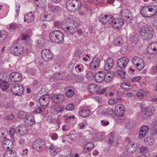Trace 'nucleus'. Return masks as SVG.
Here are the masks:
<instances>
[{"mask_svg": "<svg viewBox=\"0 0 157 157\" xmlns=\"http://www.w3.org/2000/svg\"><path fill=\"white\" fill-rule=\"evenodd\" d=\"M113 27L117 29H121L124 24V22L120 18H115L110 21Z\"/></svg>", "mask_w": 157, "mask_h": 157, "instance_id": "obj_11", "label": "nucleus"}, {"mask_svg": "<svg viewBox=\"0 0 157 157\" xmlns=\"http://www.w3.org/2000/svg\"><path fill=\"white\" fill-rule=\"evenodd\" d=\"M9 87V84L6 81L3 82V84L0 86V88L3 90H6Z\"/></svg>", "mask_w": 157, "mask_h": 157, "instance_id": "obj_50", "label": "nucleus"}, {"mask_svg": "<svg viewBox=\"0 0 157 157\" xmlns=\"http://www.w3.org/2000/svg\"><path fill=\"white\" fill-rule=\"evenodd\" d=\"M24 121L25 124L29 126L33 125L35 123V118L32 116H28L26 117Z\"/></svg>", "mask_w": 157, "mask_h": 157, "instance_id": "obj_25", "label": "nucleus"}, {"mask_svg": "<svg viewBox=\"0 0 157 157\" xmlns=\"http://www.w3.org/2000/svg\"><path fill=\"white\" fill-rule=\"evenodd\" d=\"M40 19L42 21H51L53 20L52 16L50 14L47 13L41 16Z\"/></svg>", "mask_w": 157, "mask_h": 157, "instance_id": "obj_31", "label": "nucleus"}, {"mask_svg": "<svg viewBox=\"0 0 157 157\" xmlns=\"http://www.w3.org/2000/svg\"><path fill=\"white\" fill-rule=\"evenodd\" d=\"M50 98L49 95H45L41 96L39 100L41 106L43 107L48 106L49 103Z\"/></svg>", "mask_w": 157, "mask_h": 157, "instance_id": "obj_14", "label": "nucleus"}, {"mask_svg": "<svg viewBox=\"0 0 157 157\" xmlns=\"http://www.w3.org/2000/svg\"><path fill=\"white\" fill-rule=\"evenodd\" d=\"M118 102L117 99L114 98L110 99L108 101L109 104L110 105L115 104Z\"/></svg>", "mask_w": 157, "mask_h": 157, "instance_id": "obj_59", "label": "nucleus"}, {"mask_svg": "<svg viewBox=\"0 0 157 157\" xmlns=\"http://www.w3.org/2000/svg\"><path fill=\"white\" fill-rule=\"evenodd\" d=\"M58 30H55L52 31L50 33L49 38L50 40L52 42L56 43V39L57 37L58 33Z\"/></svg>", "mask_w": 157, "mask_h": 157, "instance_id": "obj_26", "label": "nucleus"}, {"mask_svg": "<svg viewBox=\"0 0 157 157\" xmlns=\"http://www.w3.org/2000/svg\"><path fill=\"white\" fill-rule=\"evenodd\" d=\"M18 132L17 129L14 128H11L9 131V134L11 138L13 139L14 138V136L15 135H17Z\"/></svg>", "mask_w": 157, "mask_h": 157, "instance_id": "obj_37", "label": "nucleus"}, {"mask_svg": "<svg viewBox=\"0 0 157 157\" xmlns=\"http://www.w3.org/2000/svg\"><path fill=\"white\" fill-rule=\"evenodd\" d=\"M140 152L141 154H145L147 153L149 151L148 148L147 147L142 146L139 148Z\"/></svg>", "mask_w": 157, "mask_h": 157, "instance_id": "obj_43", "label": "nucleus"}, {"mask_svg": "<svg viewBox=\"0 0 157 157\" xmlns=\"http://www.w3.org/2000/svg\"><path fill=\"white\" fill-rule=\"evenodd\" d=\"M23 47L21 43L16 42L10 48V52L14 56H19L23 52Z\"/></svg>", "mask_w": 157, "mask_h": 157, "instance_id": "obj_5", "label": "nucleus"}, {"mask_svg": "<svg viewBox=\"0 0 157 157\" xmlns=\"http://www.w3.org/2000/svg\"><path fill=\"white\" fill-rule=\"evenodd\" d=\"M30 36L28 34H26L25 33H23L21 36V38L23 40H25L29 39Z\"/></svg>", "mask_w": 157, "mask_h": 157, "instance_id": "obj_54", "label": "nucleus"}, {"mask_svg": "<svg viewBox=\"0 0 157 157\" xmlns=\"http://www.w3.org/2000/svg\"><path fill=\"white\" fill-rule=\"evenodd\" d=\"M150 6H145L142 7L140 10V13L142 16L145 17H148L149 14V9Z\"/></svg>", "mask_w": 157, "mask_h": 157, "instance_id": "obj_24", "label": "nucleus"}, {"mask_svg": "<svg viewBox=\"0 0 157 157\" xmlns=\"http://www.w3.org/2000/svg\"><path fill=\"white\" fill-rule=\"evenodd\" d=\"M16 129L18 133L22 135L27 134L28 132L27 127L24 125H21L18 126Z\"/></svg>", "mask_w": 157, "mask_h": 157, "instance_id": "obj_20", "label": "nucleus"}, {"mask_svg": "<svg viewBox=\"0 0 157 157\" xmlns=\"http://www.w3.org/2000/svg\"><path fill=\"white\" fill-rule=\"evenodd\" d=\"M129 59L126 57H122L118 59L117 64L118 67L121 69L126 67L129 62Z\"/></svg>", "mask_w": 157, "mask_h": 157, "instance_id": "obj_8", "label": "nucleus"}, {"mask_svg": "<svg viewBox=\"0 0 157 157\" xmlns=\"http://www.w3.org/2000/svg\"><path fill=\"white\" fill-rule=\"evenodd\" d=\"M129 143L126 147V150L127 152L129 154H131L135 152L137 147V144L131 142L130 139H128Z\"/></svg>", "mask_w": 157, "mask_h": 157, "instance_id": "obj_9", "label": "nucleus"}, {"mask_svg": "<svg viewBox=\"0 0 157 157\" xmlns=\"http://www.w3.org/2000/svg\"><path fill=\"white\" fill-rule=\"evenodd\" d=\"M32 147L35 151L41 152L46 147L45 141L41 139L37 140L33 143Z\"/></svg>", "mask_w": 157, "mask_h": 157, "instance_id": "obj_3", "label": "nucleus"}, {"mask_svg": "<svg viewBox=\"0 0 157 157\" xmlns=\"http://www.w3.org/2000/svg\"><path fill=\"white\" fill-rule=\"evenodd\" d=\"M121 86L123 89H129L130 85H128L127 83H124L121 84Z\"/></svg>", "mask_w": 157, "mask_h": 157, "instance_id": "obj_61", "label": "nucleus"}, {"mask_svg": "<svg viewBox=\"0 0 157 157\" xmlns=\"http://www.w3.org/2000/svg\"><path fill=\"white\" fill-rule=\"evenodd\" d=\"M148 130L149 127L147 126L144 125L141 127L139 132V138L141 139L145 137Z\"/></svg>", "mask_w": 157, "mask_h": 157, "instance_id": "obj_21", "label": "nucleus"}, {"mask_svg": "<svg viewBox=\"0 0 157 157\" xmlns=\"http://www.w3.org/2000/svg\"><path fill=\"white\" fill-rule=\"evenodd\" d=\"M26 138L25 137H21L20 138L19 142L21 145L23 146L26 144Z\"/></svg>", "mask_w": 157, "mask_h": 157, "instance_id": "obj_47", "label": "nucleus"}, {"mask_svg": "<svg viewBox=\"0 0 157 157\" xmlns=\"http://www.w3.org/2000/svg\"><path fill=\"white\" fill-rule=\"evenodd\" d=\"M35 18L34 13L32 12L26 13L24 16V21L27 23H30L33 21Z\"/></svg>", "mask_w": 157, "mask_h": 157, "instance_id": "obj_16", "label": "nucleus"}, {"mask_svg": "<svg viewBox=\"0 0 157 157\" xmlns=\"http://www.w3.org/2000/svg\"><path fill=\"white\" fill-rule=\"evenodd\" d=\"M9 28L10 31H13L18 29V27L17 24L12 23L10 24Z\"/></svg>", "mask_w": 157, "mask_h": 157, "instance_id": "obj_49", "label": "nucleus"}, {"mask_svg": "<svg viewBox=\"0 0 157 157\" xmlns=\"http://www.w3.org/2000/svg\"><path fill=\"white\" fill-rule=\"evenodd\" d=\"M67 97L70 98L74 95V92L71 89H69L65 93Z\"/></svg>", "mask_w": 157, "mask_h": 157, "instance_id": "obj_46", "label": "nucleus"}, {"mask_svg": "<svg viewBox=\"0 0 157 157\" xmlns=\"http://www.w3.org/2000/svg\"><path fill=\"white\" fill-rule=\"evenodd\" d=\"M116 72L118 75V76L117 75V76H118V77L122 79L125 78V73L124 70H117L116 71Z\"/></svg>", "mask_w": 157, "mask_h": 157, "instance_id": "obj_39", "label": "nucleus"}, {"mask_svg": "<svg viewBox=\"0 0 157 157\" xmlns=\"http://www.w3.org/2000/svg\"><path fill=\"white\" fill-rule=\"evenodd\" d=\"M49 150L51 153L54 155H56L61 151L60 148L53 145L50 147Z\"/></svg>", "mask_w": 157, "mask_h": 157, "instance_id": "obj_29", "label": "nucleus"}, {"mask_svg": "<svg viewBox=\"0 0 157 157\" xmlns=\"http://www.w3.org/2000/svg\"><path fill=\"white\" fill-rule=\"evenodd\" d=\"M114 64L113 59L111 58H108L105 61L103 66L104 69L106 71L109 70L113 68Z\"/></svg>", "mask_w": 157, "mask_h": 157, "instance_id": "obj_10", "label": "nucleus"}, {"mask_svg": "<svg viewBox=\"0 0 157 157\" xmlns=\"http://www.w3.org/2000/svg\"><path fill=\"white\" fill-rule=\"evenodd\" d=\"M147 52L151 54H157V42H154L148 46Z\"/></svg>", "mask_w": 157, "mask_h": 157, "instance_id": "obj_17", "label": "nucleus"}, {"mask_svg": "<svg viewBox=\"0 0 157 157\" xmlns=\"http://www.w3.org/2000/svg\"><path fill=\"white\" fill-rule=\"evenodd\" d=\"M105 81L106 82H109L112 80L113 78V75H106L105 76Z\"/></svg>", "mask_w": 157, "mask_h": 157, "instance_id": "obj_58", "label": "nucleus"}, {"mask_svg": "<svg viewBox=\"0 0 157 157\" xmlns=\"http://www.w3.org/2000/svg\"><path fill=\"white\" fill-rule=\"evenodd\" d=\"M84 78L83 76L80 75H76L75 78V80L78 82H80L83 81Z\"/></svg>", "mask_w": 157, "mask_h": 157, "instance_id": "obj_57", "label": "nucleus"}, {"mask_svg": "<svg viewBox=\"0 0 157 157\" xmlns=\"http://www.w3.org/2000/svg\"><path fill=\"white\" fill-rule=\"evenodd\" d=\"M137 69L139 71L143 69L144 66V63L143 62L139 65H136Z\"/></svg>", "mask_w": 157, "mask_h": 157, "instance_id": "obj_55", "label": "nucleus"}, {"mask_svg": "<svg viewBox=\"0 0 157 157\" xmlns=\"http://www.w3.org/2000/svg\"><path fill=\"white\" fill-rule=\"evenodd\" d=\"M7 36V33L6 31L2 30L0 31V42H3Z\"/></svg>", "mask_w": 157, "mask_h": 157, "instance_id": "obj_35", "label": "nucleus"}, {"mask_svg": "<svg viewBox=\"0 0 157 157\" xmlns=\"http://www.w3.org/2000/svg\"><path fill=\"white\" fill-rule=\"evenodd\" d=\"M140 31L153 34L154 30L152 27L150 25H146L140 29Z\"/></svg>", "mask_w": 157, "mask_h": 157, "instance_id": "obj_23", "label": "nucleus"}, {"mask_svg": "<svg viewBox=\"0 0 157 157\" xmlns=\"http://www.w3.org/2000/svg\"><path fill=\"white\" fill-rule=\"evenodd\" d=\"M44 108H41L40 106H38L34 110L33 113L34 114L44 112Z\"/></svg>", "mask_w": 157, "mask_h": 157, "instance_id": "obj_45", "label": "nucleus"}, {"mask_svg": "<svg viewBox=\"0 0 157 157\" xmlns=\"http://www.w3.org/2000/svg\"><path fill=\"white\" fill-rule=\"evenodd\" d=\"M45 40L43 38H40L36 42V46L37 47H43L44 45Z\"/></svg>", "mask_w": 157, "mask_h": 157, "instance_id": "obj_42", "label": "nucleus"}, {"mask_svg": "<svg viewBox=\"0 0 157 157\" xmlns=\"http://www.w3.org/2000/svg\"><path fill=\"white\" fill-rule=\"evenodd\" d=\"M64 37V34L62 32L59 30L57 37L56 39V43H59L62 42L63 41Z\"/></svg>", "mask_w": 157, "mask_h": 157, "instance_id": "obj_32", "label": "nucleus"}, {"mask_svg": "<svg viewBox=\"0 0 157 157\" xmlns=\"http://www.w3.org/2000/svg\"><path fill=\"white\" fill-rule=\"evenodd\" d=\"M144 91L142 90H140L138 92L136 95L139 98L141 99L143 98L144 96Z\"/></svg>", "mask_w": 157, "mask_h": 157, "instance_id": "obj_48", "label": "nucleus"}, {"mask_svg": "<svg viewBox=\"0 0 157 157\" xmlns=\"http://www.w3.org/2000/svg\"><path fill=\"white\" fill-rule=\"evenodd\" d=\"M49 8L52 12L54 13L59 12L61 10L60 7L58 6L52 5L50 6Z\"/></svg>", "mask_w": 157, "mask_h": 157, "instance_id": "obj_36", "label": "nucleus"}, {"mask_svg": "<svg viewBox=\"0 0 157 157\" xmlns=\"http://www.w3.org/2000/svg\"><path fill=\"white\" fill-rule=\"evenodd\" d=\"M87 90L90 93H97L99 92L98 87L97 85L94 83H91L89 85Z\"/></svg>", "mask_w": 157, "mask_h": 157, "instance_id": "obj_22", "label": "nucleus"}, {"mask_svg": "<svg viewBox=\"0 0 157 157\" xmlns=\"http://www.w3.org/2000/svg\"><path fill=\"white\" fill-rule=\"evenodd\" d=\"M124 107L123 105H116L115 108V113L117 116H121L123 117L124 112Z\"/></svg>", "mask_w": 157, "mask_h": 157, "instance_id": "obj_19", "label": "nucleus"}, {"mask_svg": "<svg viewBox=\"0 0 157 157\" xmlns=\"http://www.w3.org/2000/svg\"><path fill=\"white\" fill-rule=\"evenodd\" d=\"M91 110L89 108L86 107L80 109L79 114L80 116L82 117H88L90 114Z\"/></svg>", "mask_w": 157, "mask_h": 157, "instance_id": "obj_15", "label": "nucleus"}, {"mask_svg": "<svg viewBox=\"0 0 157 157\" xmlns=\"http://www.w3.org/2000/svg\"><path fill=\"white\" fill-rule=\"evenodd\" d=\"M74 105L73 103H71L68 105L66 107V109L67 110L71 111L73 109Z\"/></svg>", "mask_w": 157, "mask_h": 157, "instance_id": "obj_56", "label": "nucleus"}, {"mask_svg": "<svg viewBox=\"0 0 157 157\" xmlns=\"http://www.w3.org/2000/svg\"><path fill=\"white\" fill-rule=\"evenodd\" d=\"M24 88L23 86L18 83L12 84L10 87V91L14 95L20 96L23 94Z\"/></svg>", "mask_w": 157, "mask_h": 157, "instance_id": "obj_4", "label": "nucleus"}, {"mask_svg": "<svg viewBox=\"0 0 157 157\" xmlns=\"http://www.w3.org/2000/svg\"><path fill=\"white\" fill-rule=\"evenodd\" d=\"M10 79L13 82H18L21 81L22 79L21 75L17 72H14L10 75Z\"/></svg>", "mask_w": 157, "mask_h": 157, "instance_id": "obj_13", "label": "nucleus"}, {"mask_svg": "<svg viewBox=\"0 0 157 157\" xmlns=\"http://www.w3.org/2000/svg\"><path fill=\"white\" fill-rule=\"evenodd\" d=\"M3 157H16V154L15 151L9 150L4 154Z\"/></svg>", "mask_w": 157, "mask_h": 157, "instance_id": "obj_33", "label": "nucleus"}, {"mask_svg": "<svg viewBox=\"0 0 157 157\" xmlns=\"http://www.w3.org/2000/svg\"><path fill=\"white\" fill-rule=\"evenodd\" d=\"M100 62L99 58L95 57L94 58L90 63V67L93 69L98 68Z\"/></svg>", "mask_w": 157, "mask_h": 157, "instance_id": "obj_18", "label": "nucleus"}, {"mask_svg": "<svg viewBox=\"0 0 157 157\" xmlns=\"http://www.w3.org/2000/svg\"><path fill=\"white\" fill-rule=\"evenodd\" d=\"M20 9V6L18 3H17L16 4V8L15 10L16 11L17 15L15 16V17H17L18 16L19 13V10Z\"/></svg>", "mask_w": 157, "mask_h": 157, "instance_id": "obj_63", "label": "nucleus"}, {"mask_svg": "<svg viewBox=\"0 0 157 157\" xmlns=\"http://www.w3.org/2000/svg\"><path fill=\"white\" fill-rule=\"evenodd\" d=\"M132 127V122L130 121L128 122L125 124V127L128 129H131Z\"/></svg>", "mask_w": 157, "mask_h": 157, "instance_id": "obj_60", "label": "nucleus"}, {"mask_svg": "<svg viewBox=\"0 0 157 157\" xmlns=\"http://www.w3.org/2000/svg\"><path fill=\"white\" fill-rule=\"evenodd\" d=\"M50 98L53 103L56 104L61 103L65 100L64 96L61 94H53L51 95Z\"/></svg>", "mask_w": 157, "mask_h": 157, "instance_id": "obj_6", "label": "nucleus"}, {"mask_svg": "<svg viewBox=\"0 0 157 157\" xmlns=\"http://www.w3.org/2000/svg\"><path fill=\"white\" fill-rule=\"evenodd\" d=\"M64 24L61 26V28L67 33L70 34H74L77 31L78 28V25L77 22H71L68 24L67 22H64Z\"/></svg>", "mask_w": 157, "mask_h": 157, "instance_id": "obj_1", "label": "nucleus"}, {"mask_svg": "<svg viewBox=\"0 0 157 157\" xmlns=\"http://www.w3.org/2000/svg\"><path fill=\"white\" fill-rule=\"evenodd\" d=\"M94 74L91 71H88L86 75V77L88 79H92L94 77Z\"/></svg>", "mask_w": 157, "mask_h": 157, "instance_id": "obj_62", "label": "nucleus"}, {"mask_svg": "<svg viewBox=\"0 0 157 157\" xmlns=\"http://www.w3.org/2000/svg\"><path fill=\"white\" fill-rule=\"evenodd\" d=\"M105 73L103 71H100L96 73L94 76L95 80L97 82L100 83L105 81Z\"/></svg>", "mask_w": 157, "mask_h": 157, "instance_id": "obj_12", "label": "nucleus"}, {"mask_svg": "<svg viewBox=\"0 0 157 157\" xmlns=\"http://www.w3.org/2000/svg\"><path fill=\"white\" fill-rule=\"evenodd\" d=\"M113 141L114 140L113 139V136L112 135V133H111L110 134V136L108 141V142L109 144H111L113 142Z\"/></svg>", "mask_w": 157, "mask_h": 157, "instance_id": "obj_64", "label": "nucleus"}, {"mask_svg": "<svg viewBox=\"0 0 157 157\" xmlns=\"http://www.w3.org/2000/svg\"><path fill=\"white\" fill-rule=\"evenodd\" d=\"M154 140L153 138H147V140L145 142V143L147 145H151L154 143Z\"/></svg>", "mask_w": 157, "mask_h": 157, "instance_id": "obj_51", "label": "nucleus"}, {"mask_svg": "<svg viewBox=\"0 0 157 157\" xmlns=\"http://www.w3.org/2000/svg\"><path fill=\"white\" fill-rule=\"evenodd\" d=\"M130 11L127 9H124L121 12V16L123 18H126L129 16Z\"/></svg>", "mask_w": 157, "mask_h": 157, "instance_id": "obj_40", "label": "nucleus"}, {"mask_svg": "<svg viewBox=\"0 0 157 157\" xmlns=\"http://www.w3.org/2000/svg\"><path fill=\"white\" fill-rule=\"evenodd\" d=\"M18 117L21 119H24L26 118L27 113L26 112L23 111H19L17 113Z\"/></svg>", "mask_w": 157, "mask_h": 157, "instance_id": "obj_41", "label": "nucleus"}, {"mask_svg": "<svg viewBox=\"0 0 157 157\" xmlns=\"http://www.w3.org/2000/svg\"><path fill=\"white\" fill-rule=\"evenodd\" d=\"M81 3L78 0H68L66 3L67 10L71 12H75L79 10Z\"/></svg>", "mask_w": 157, "mask_h": 157, "instance_id": "obj_2", "label": "nucleus"}, {"mask_svg": "<svg viewBox=\"0 0 157 157\" xmlns=\"http://www.w3.org/2000/svg\"><path fill=\"white\" fill-rule=\"evenodd\" d=\"M94 147V145L93 143L91 142L87 144L85 147L88 151L91 150Z\"/></svg>", "mask_w": 157, "mask_h": 157, "instance_id": "obj_52", "label": "nucleus"}, {"mask_svg": "<svg viewBox=\"0 0 157 157\" xmlns=\"http://www.w3.org/2000/svg\"><path fill=\"white\" fill-rule=\"evenodd\" d=\"M124 43V41L122 38L120 37L116 38L114 41V44L116 46H122Z\"/></svg>", "mask_w": 157, "mask_h": 157, "instance_id": "obj_38", "label": "nucleus"}, {"mask_svg": "<svg viewBox=\"0 0 157 157\" xmlns=\"http://www.w3.org/2000/svg\"><path fill=\"white\" fill-rule=\"evenodd\" d=\"M143 62L144 61L142 59L136 56L134 57L132 59V62L135 66L139 65Z\"/></svg>", "mask_w": 157, "mask_h": 157, "instance_id": "obj_34", "label": "nucleus"}, {"mask_svg": "<svg viewBox=\"0 0 157 157\" xmlns=\"http://www.w3.org/2000/svg\"><path fill=\"white\" fill-rule=\"evenodd\" d=\"M141 37L143 40H150L152 37L153 34H151L143 32L142 31H140Z\"/></svg>", "mask_w": 157, "mask_h": 157, "instance_id": "obj_28", "label": "nucleus"}, {"mask_svg": "<svg viewBox=\"0 0 157 157\" xmlns=\"http://www.w3.org/2000/svg\"><path fill=\"white\" fill-rule=\"evenodd\" d=\"M41 56L44 61H49L53 59V54L48 49L43 50L41 52Z\"/></svg>", "mask_w": 157, "mask_h": 157, "instance_id": "obj_7", "label": "nucleus"}, {"mask_svg": "<svg viewBox=\"0 0 157 157\" xmlns=\"http://www.w3.org/2000/svg\"><path fill=\"white\" fill-rule=\"evenodd\" d=\"M151 72L153 75H155L157 73V66H152L151 68Z\"/></svg>", "mask_w": 157, "mask_h": 157, "instance_id": "obj_53", "label": "nucleus"}, {"mask_svg": "<svg viewBox=\"0 0 157 157\" xmlns=\"http://www.w3.org/2000/svg\"><path fill=\"white\" fill-rule=\"evenodd\" d=\"M102 114L108 115L111 117H113L114 115V113L112 108L110 107L105 110L102 112Z\"/></svg>", "mask_w": 157, "mask_h": 157, "instance_id": "obj_30", "label": "nucleus"}, {"mask_svg": "<svg viewBox=\"0 0 157 157\" xmlns=\"http://www.w3.org/2000/svg\"><path fill=\"white\" fill-rule=\"evenodd\" d=\"M148 17H151L156 15L157 13V6H151L149 7Z\"/></svg>", "mask_w": 157, "mask_h": 157, "instance_id": "obj_27", "label": "nucleus"}, {"mask_svg": "<svg viewBox=\"0 0 157 157\" xmlns=\"http://www.w3.org/2000/svg\"><path fill=\"white\" fill-rule=\"evenodd\" d=\"M105 15L103 14L101 15L99 17V20L103 24H106L107 23V21L106 20Z\"/></svg>", "mask_w": 157, "mask_h": 157, "instance_id": "obj_44", "label": "nucleus"}]
</instances>
